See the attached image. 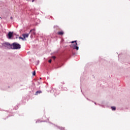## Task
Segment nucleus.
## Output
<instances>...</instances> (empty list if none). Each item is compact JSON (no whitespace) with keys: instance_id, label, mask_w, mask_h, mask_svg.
<instances>
[{"instance_id":"nucleus-1","label":"nucleus","mask_w":130,"mask_h":130,"mask_svg":"<svg viewBox=\"0 0 130 130\" xmlns=\"http://www.w3.org/2000/svg\"><path fill=\"white\" fill-rule=\"evenodd\" d=\"M7 46H10L12 49H20L21 48V45L16 43H13L12 45H11L10 43H7L5 44Z\"/></svg>"},{"instance_id":"nucleus-2","label":"nucleus","mask_w":130,"mask_h":130,"mask_svg":"<svg viewBox=\"0 0 130 130\" xmlns=\"http://www.w3.org/2000/svg\"><path fill=\"white\" fill-rule=\"evenodd\" d=\"M71 43H75L74 44H73L71 45V47L73 48V49H76V50H79V47L77 46V41H72Z\"/></svg>"},{"instance_id":"nucleus-3","label":"nucleus","mask_w":130,"mask_h":130,"mask_svg":"<svg viewBox=\"0 0 130 130\" xmlns=\"http://www.w3.org/2000/svg\"><path fill=\"white\" fill-rule=\"evenodd\" d=\"M12 37H13V32L10 31L8 33V38L9 39H11V38H12Z\"/></svg>"},{"instance_id":"nucleus-4","label":"nucleus","mask_w":130,"mask_h":130,"mask_svg":"<svg viewBox=\"0 0 130 130\" xmlns=\"http://www.w3.org/2000/svg\"><path fill=\"white\" fill-rule=\"evenodd\" d=\"M22 36L24 39L25 38H28V37H29V34H22Z\"/></svg>"},{"instance_id":"nucleus-5","label":"nucleus","mask_w":130,"mask_h":130,"mask_svg":"<svg viewBox=\"0 0 130 130\" xmlns=\"http://www.w3.org/2000/svg\"><path fill=\"white\" fill-rule=\"evenodd\" d=\"M58 35H63L64 32L62 31H60L57 32Z\"/></svg>"},{"instance_id":"nucleus-6","label":"nucleus","mask_w":130,"mask_h":130,"mask_svg":"<svg viewBox=\"0 0 130 130\" xmlns=\"http://www.w3.org/2000/svg\"><path fill=\"white\" fill-rule=\"evenodd\" d=\"M40 93H42V92L41 91H40V90L37 91L36 92V95H38V93L40 94Z\"/></svg>"},{"instance_id":"nucleus-7","label":"nucleus","mask_w":130,"mask_h":130,"mask_svg":"<svg viewBox=\"0 0 130 130\" xmlns=\"http://www.w3.org/2000/svg\"><path fill=\"white\" fill-rule=\"evenodd\" d=\"M34 31H35L34 29L30 30L29 32V34H30V33H31V32H33L34 35H35V32Z\"/></svg>"},{"instance_id":"nucleus-8","label":"nucleus","mask_w":130,"mask_h":130,"mask_svg":"<svg viewBox=\"0 0 130 130\" xmlns=\"http://www.w3.org/2000/svg\"><path fill=\"white\" fill-rule=\"evenodd\" d=\"M112 110H116V108L115 107H111Z\"/></svg>"},{"instance_id":"nucleus-9","label":"nucleus","mask_w":130,"mask_h":130,"mask_svg":"<svg viewBox=\"0 0 130 130\" xmlns=\"http://www.w3.org/2000/svg\"><path fill=\"white\" fill-rule=\"evenodd\" d=\"M19 39H22V40H24L25 39L24 38H22L21 37H19Z\"/></svg>"},{"instance_id":"nucleus-10","label":"nucleus","mask_w":130,"mask_h":130,"mask_svg":"<svg viewBox=\"0 0 130 130\" xmlns=\"http://www.w3.org/2000/svg\"><path fill=\"white\" fill-rule=\"evenodd\" d=\"M36 75V72L35 71H34L33 73H32V75L33 76H35Z\"/></svg>"},{"instance_id":"nucleus-11","label":"nucleus","mask_w":130,"mask_h":130,"mask_svg":"<svg viewBox=\"0 0 130 130\" xmlns=\"http://www.w3.org/2000/svg\"><path fill=\"white\" fill-rule=\"evenodd\" d=\"M48 61H49V63H51L52 60H51V59H49Z\"/></svg>"},{"instance_id":"nucleus-12","label":"nucleus","mask_w":130,"mask_h":130,"mask_svg":"<svg viewBox=\"0 0 130 130\" xmlns=\"http://www.w3.org/2000/svg\"><path fill=\"white\" fill-rule=\"evenodd\" d=\"M52 58H53V59H54L55 58H56L55 56H52Z\"/></svg>"},{"instance_id":"nucleus-13","label":"nucleus","mask_w":130,"mask_h":130,"mask_svg":"<svg viewBox=\"0 0 130 130\" xmlns=\"http://www.w3.org/2000/svg\"><path fill=\"white\" fill-rule=\"evenodd\" d=\"M35 1V0H32V3L34 2Z\"/></svg>"},{"instance_id":"nucleus-14","label":"nucleus","mask_w":130,"mask_h":130,"mask_svg":"<svg viewBox=\"0 0 130 130\" xmlns=\"http://www.w3.org/2000/svg\"><path fill=\"white\" fill-rule=\"evenodd\" d=\"M11 19H13V17H11Z\"/></svg>"},{"instance_id":"nucleus-15","label":"nucleus","mask_w":130,"mask_h":130,"mask_svg":"<svg viewBox=\"0 0 130 130\" xmlns=\"http://www.w3.org/2000/svg\"><path fill=\"white\" fill-rule=\"evenodd\" d=\"M94 104H96V103H94Z\"/></svg>"},{"instance_id":"nucleus-16","label":"nucleus","mask_w":130,"mask_h":130,"mask_svg":"<svg viewBox=\"0 0 130 130\" xmlns=\"http://www.w3.org/2000/svg\"><path fill=\"white\" fill-rule=\"evenodd\" d=\"M0 18H1V19H2V17H0Z\"/></svg>"},{"instance_id":"nucleus-17","label":"nucleus","mask_w":130,"mask_h":130,"mask_svg":"<svg viewBox=\"0 0 130 130\" xmlns=\"http://www.w3.org/2000/svg\"><path fill=\"white\" fill-rule=\"evenodd\" d=\"M26 1H28V0H26Z\"/></svg>"}]
</instances>
